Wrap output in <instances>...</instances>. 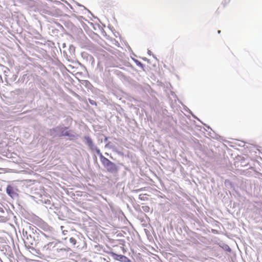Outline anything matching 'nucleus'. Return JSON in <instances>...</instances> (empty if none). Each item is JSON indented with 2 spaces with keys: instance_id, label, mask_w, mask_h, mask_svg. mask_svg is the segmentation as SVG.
<instances>
[{
  "instance_id": "nucleus-1",
  "label": "nucleus",
  "mask_w": 262,
  "mask_h": 262,
  "mask_svg": "<svg viewBox=\"0 0 262 262\" xmlns=\"http://www.w3.org/2000/svg\"><path fill=\"white\" fill-rule=\"evenodd\" d=\"M100 159L102 164L106 168L108 172H117L118 168L115 163L104 157L101 154H100Z\"/></svg>"
},
{
  "instance_id": "nucleus-2",
  "label": "nucleus",
  "mask_w": 262,
  "mask_h": 262,
  "mask_svg": "<svg viewBox=\"0 0 262 262\" xmlns=\"http://www.w3.org/2000/svg\"><path fill=\"white\" fill-rule=\"evenodd\" d=\"M17 191L18 190L16 188L11 185H8L6 188L7 193L13 199L18 196Z\"/></svg>"
},
{
  "instance_id": "nucleus-3",
  "label": "nucleus",
  "mask_w": 262,
  "mask_h": 262,
  "mask_svg": "<svg viewBox=\"0 0 262 262\" xmlns=\"http://www.w3.org/2000/svg\"><path fill=\"white\" fill-rule=\"evenodd\" d=\"M85 139L86 140V144H88V145L92 147L93 146V143L92 139L89 137H85Z\"/></svg>"
},
{
  "instance_id": "nucleus-4",
  "label": "nucleus",
  "mask_w": 262,
  "mask_h": 262,
  "mask_svg": "<svg viewBox=\"0 0 262 262\" xmlns=\"http://www.w3.org/2000/svg\"><path fill=\"white\" fill-rule=\"evenodd\" d=\"M70 242L73 245H75L76 243H77V241H76V239L74 238V237H71L70 238Z\"/></svg>"
},
{
  "instance_id": "nucleus-5",
  "label": "nucleus",
  "mask_w": 262,
  "mask_h": 262,
  "mask_svg": "<svg viewBox=\"0 0 262 262\" xmlns=\"http://www.w3.org/2000/svg\"><path fill=\"white\" fill-rule=\"evenodd\" d=\"M135 62L136 63L137 66H139L140 67L143 69L144 65L140 61H138V60H136Z\"/></svg>"
},
{
  "instance_id": "nucleus-6",
  "label": "nucleus",
  "mask_w": 262,
  "mask_h": 262,
  "mask_svg": "<svg viewBox=\"0 0 262 262\" xmlns=\"http://www.w3.org/2000/svg\"><path fill=\"white\" fill-rule=\"evenodd\" d=\"M70 135V133L68 131H66L65 132L64 130L62 132V134L61 136H69Z\"/></svg>"
},
{
  "instance_id": "nucleus-7",
  "label": "nucleus",
  "mask_w": 262,
  "mask_h": 262,
  "mask_svg": "<svg viewBox=\"0 0 262 262\" xmlns=\"http://www.w3.org/2000/svg\"><path fill=\"white\" fill-rule=\"evenodd\" d=\"M117 256L119 257V258L118 259L120 260H122L123 258H126L125 256H124L123 255H117Z\"/></svg>"
},
{
  "instance_id": "nucleus-8",
  "label": "nucleus",
  "mask_w": 262,
  "mask_h": 262,
  "mask_svg": "<svg viewBox=\"0 0 262 262\" xmlns=\"http://www.w3.org/2000/svg\"><path fill=\"white\" fill-rule=\"evenodd\" d=\"M56 132V129L54 128V129H51V132Z\"/></svg>"
},
{
  "instance_id": "nucleus-9",
  "label": "nucleus",
  "mask_w": 262,
  "mask_h": 262,
  "mask_svg": "<svg viewBox=\"0 0 262 262\" xmlns=\"http://www.w3.org/2000/svg\"><path fill=\"white\" fill-rule=\"evenodd\" d=\"M90 102L91 104H93V101L91 102V101H90Z\"/></svg>"
},
{
  "instance_id": "nucleus-10",
  "label": "nucleus",
  "mask_w": 262,
  "mask_h": 262,
  "mask_svg": "<svg viewBox=\"0 0 262 262\" xmlns=\"http://www.w3.org/2000/svg\"><path fill=\"white\" fill-rule=\"evenodd\" d=\"M90 102L91 104H93V101L91 102V101H90Z\"/></svg>"
}]
</instances>
